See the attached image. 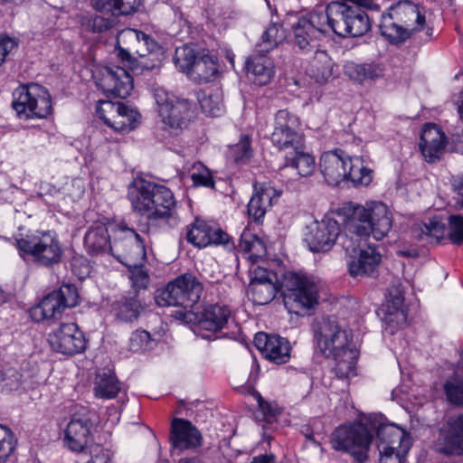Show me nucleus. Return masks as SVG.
Returning <instances> with one entry per match:
<instances>
[{
	"label": "nucleus",
	"instance_id": "1",
	"mask_svg": "<svg viewBox=\"0 0 463 463\" xmlns=\"http://www.w3.org/2000/svg\"><path fill=\"white\" fill-rule=\"evenodd\" d=\"M425 13L423 6L410 0H400L382 14L380 33L392 44H402L424 29L430 39L433 29L427 26Z\"/></svg>",
	"mask_w": 463,
	"mask_h": 463
},
{
	"label": "nucleus",
	"instance_id": "2",
	"mask_svg": "<svg viewBox=\"0 0 463 463\" xmlns=\"http://www.w3.org/2000/svg\"><path fill=\"white\" fill-rule=\"evenodd\" d=\"M116 52L125 66L136 74L160 66L162 50L156 41L142 31L126 28L117 37Z\"/></svg>",
	"mask_w": 463,
	"mask_h": 463
},
{
	"label": "nucleus",
	"instance_id": "3",
	"mask_svg": "<svg viewBox=\"0 0 463 463\" xmlns=\"http://www.w3.org/2000/svg\"><path fill=\"white\" fill-rule=\"evenodd\" d=\"M368 11H380L374 0H341L331 2L324 12L328 28L342 37H360L372 28Z\"/></svg>",
	"mask_w": 463,
	"mask_h": 463
},
{
	"label": "nucleus",
	"instance_id": "4",
	"mask_svg": "<svg viewBox=\"0 0 463 463\" xmlns=\"http://www.w3.org/2000/svg\"><path fill=\"white\" fill-rule=\"evenodd\" d=\"M15 246L24 260H30L39 267L51 269L62 260L61 243L50 231H37L34 233L15 238Z\"/></svg>",
	"mask_w": 463,
	"mask_h": 463
},
{
	"label": "nucleus",
	"instance_id": "5",
	"mask_svg": "<svg viewBox=\"0 0 463 463\" xmlns=\"http://www.w3.org/2000/svg\"><path fill=\"white\" fill-rule=\"evenodd\" d=\"M203 285L195 276L185 273L178 276L165 288L156 292V303L159 307H179L176 311L178 319H184L186 311L198 303L203 293Z\"/></svg>",
	"mask_w": 463,
	"mask_h": 463
},
{
	"label": "nucleus",
	"instance_id": "6",
	"mask_svg": "<svg viewBox=\"0 0 463 463\" xmlns=\"http://www.w3.org/2000/svg\"><path fill=\"white\" fill-rule=\"evenodd\" d=\"M392 226V219L388 207L381 202H373L367 207L357 206L351 216L349 231L357 232L362 238L371 234L377 241L385 237Z\"/></svg>",
	"mask_w": 463,
	"mask_h": 463
},
{
	"label": "nucleus",
	"instance_id": "7",
	"mask_svg": "<svg viewBox=\"0 0 463 463\" xmlns=\"http://www.w3.org/2000/svg\"><path fill=\"white\" fill-rule=\"evenodd\" d=\"M328 17L324 12H310L291 24L290 41L303 54H311L328 32Z\"/></svg>",
	"mask_w": 463,
	"mask_h": 463
},
{
	"label": "nucleus",
	"instance_id": "8",
	"mask_svg": "<svg viewBox=\"0 0 463 463\" xmlns=\"http://www.w3.org/2000/svg\"><path fill=\"white\" fill-rule=\"evenodd\" d=\"M282 294L289 312L298 314L317 304L318 287L313 278L301 272H287L284 275Z\"/></svg>",
	"mask_w": 463,
	"mask_h": 463
},
{
	"label": "nucleus",
	"instance_id": "9",
	"mask_svg": "<svg viewBox=\"0 0 463 463\" xmlns=\"http://www.w3.org/2000/svg\"><path fill=\"white\" fill-rule=\"evenodd\" d=\"M12 106L18 117L24 119L45 118L52 111L49 91L37 83L17 88Z\"/></svg>",
	"mask_w": 463,
	"mask_h": 463
},
{
	"label": "nucleus",
	"instance_id": "10",
	"mask_svg": "<svg viewBox=\"0 0 463 463\" xmlns=\"http://www.w3.org/2000/svg\"><path fill=\"white\" fill-rule=\"evenodd\" d=\"M373 435L367 427L360 422L337 428L332 436V447L335 450L350 454L354 459L363 463L368 458Z\"/></svg>",
	"mask_w": 463,
	"mask_h": 463
},
{
	"label": "nucleus",
	"instance_id": "11",
	"mask_svg": "<svg viewBox=\"0 0 463 463\" xmlns=\"http://www.w3.org/2000/svg\"><path fill=\"white\" fill-rule=\"evenodd\" d=\"M79 304V294L74 285L63 284L58 290L46 295L34 306L31 317L41 322L60 317L66 308H72Z\"/></svg>",
	"mask_w": 463,
	"mask_h": 463
},
{
	"label": "nucleus",
	"instance_id": "12",
	"mask_svg": "<svg viewBox=\"0 0 463 463\" xmlns=\"http://www.w3.org/2000/svg\"><path fill=\"white\" fill-rule=\"evenodd\" d=\"M313 330L317 347L326 357L350 345L348 331L340 326L335 317H324L316 320Z\"/></svg>",
	"mask_w": 463,
	"mask_h": 463
},
{
	"label": "nucleus",
	"instance_id": "13",
	"mask_svg": "<svg viewBox=\"0 0 463 463\" xmlns=\"http://www.w3.org/2000/svg\"><path fill=\"white\" fill-rule=\"evenodd\" d=\"M123 236L115 237L110 245L111 253L126 267L142 264L146 260V248L140 235L126 224L118 225Z\"/></svg>",
	"mask_w": 463,
	"mask_h": 463
},
{
	"label": "nucleus",
	"instance_id": "14",
	"mask_svg": "<svg viewBox=\"0 0 463 463\" xmlns=\"http://www.w3.org/2000/svg\"><path fill=\"white\" fill-rule=\"evenodd\" d=\"M299 118L287 109L279 110L274 118L272 144L279 150L288 151L304 146V137L299 131Z\"/></svg>",
	"mask_w": 463,
	"mask_h": 463
},
{
	"label": "nucleus",
	"instance_id": "15",
	"mask_svg": "<svg viewBox=\"0 0 463 463\" xmlns=\"http://www.w3.org/2000/svg\"><path fill=\"white\" fill-rule=\"evenodd\" d=\"M96 114L116 132H129L138 124L140 114L122 102L100 100Z\"/></svg>",
	"mask_w": 463,
	"mask_h": 463
},
{
	"label": "nucleus",
	"instance_id": "16",
	"mask_svg": "<svg viewBox=\"0 0 463 463\" xmlns=\"http://www.w3.org/2000/svg\"><path fill=\"white\" fill-rule=\"evenodd\" d=\"M51 348L60 354L72 356L83 353L88 346L84 333L76 323H61L48 335Z\"/></svg>",
	"mask_w": 463,
	"mask_h": 463
},
{
	"label": "nucleus",
	"instance_id": "17",
	"mask_svg": "<svg viewBox=\"0 0 463 463\" xmlns=\"http://www.w3.org/2000/svg\"><path fill=\"white\" fill-rule=\"evenodd\" d=\"M435 450L448 457L463 456V414L451 416L439 430Z\"/></svg>",
	"mask_w": 463,
	"mask_h": 463
},
{
	"label": "nucleus",
	"instance_id": "18",
	"mask_svg": "<svg viewBox=\"0 0 463 463\" xmlns=\"http://www.w3.org/2000/svg\"><path fill=\"white\" fill-rule=\"evenodd\" d=\"M307 230L305 241L313 252L328 251L339 236V224L331 218L316 222Z\"/></svg>",
	"mask_w": 463,
	"mask_h": 463
},
{
	"label": "nucleus",
	"instance_id": "19",
	"mask_svg": "<svg viewBox=\"0 0 463 463\" xmlns=\"http://www.w3.org/2000/svg\"><path fill=\"white\" fill-rule=\"evenodd\" d=\"M383 320L391 334H394L407 322V312L404 308V297L400 283L392 285L388 288L386 303L381 308Z\"/></svg>",
	"mask_w": 463,
	"mask_h": 463
},
{
	"label": "nucleus",
	"instance_id": "20",
	"mask_svg": "<svg viewBox=\"0 0 463 463\" xmlns=\"http://www.w3.org/2000/svg\"><path fill=\"white\" fill-rule=\"evenodd\" d=\"M187 241L198 248L211 244L223 245L228 249L233 247L228 233L222 229L214 227L203 220L196 218L186 232Z\"/></svg>",
	"mask_w": 463,
	"mask_h": 463
},
{
	"label": "nucleus",
	"instance_id": "21",
	"mask_svg": "<svg viewBox=\"0 0 463 463\" xmlns=\"http://www.w3.org/2000/svg\"><path fill=\"white\" fill-rule=\"evenodd\" d=\"M98 85L105 93L126 99L133 89V79L126 68L105 67L101 71Z\"/></svg>",
	"mask_w": 463,
	"mask_h": 463
},
{
	"label": "nucleus",
	"instance_id": "22",
	"mask_svg": "<svg viewBox=\"0 0 463 463\" xmlns=\"http://www.w3.org/2000/svg\"><path fill=\"white\" fill-rule=\"evenodd\" d=\"M197 326L202 337L211 339L210 334L222 331L232 318V311L225 305H207L197 315Z\"/></svg>",
	"mask_w": 463,
	"mask_h": 463
},
{
	"label": "nucleus",
	"instance_id": "23",
	"mask_svg": "<svg viewBox=\"0 0 463 463\" xmlns=\"http://www.w3.org/2000/svg\"><path fill=\"white\" fill-rule=\"evenodd\" d=\"M254 344L265 358L277 364H286L290 359V343L278 335L259 332L255 335Z\"/></svg>",
	"mask_w": 463,
	"mask_h": 463
},
{
	"label": "nucleus",
	"instance_id": "24",
	"mask_svg": "<svg viewBox=\"0 0 463 463\" xmlns=\"http://www.w3.org/2000/svg\"><path fill=\"white\" fill-rule=\"evenodd\" d=\"M254 191L248 203L247 210L249 217L252 221L260 222L264 218L266 213L271 209L274 202L280 196V192L266 183L259 186L255 184Z\"/></svg>",
	"mask_w": 463,
	"mask_h": 463
},
{
	"label": "nucleus",
	"instance_id": "25",
	"mask_svg": "<svg viewBox=\"0 0 463 463\" xmlns=\"http://www.w3.org/2000/svg\"><path fill=\"white\" fill-rule=\"evenodd\" d=\"M419 146L425 160L429 163H434L440 158L444 152L446 136L435 125L426 124L421 130Z\"/></svg>",
	"mask_w": 463,
	"mask_h": 463
},
{
	"label": "nucleus",
	"instance_id": "26",
	"mask_svg": "<svg viewBox=\"0 0 463 463\" xmlns=\"http://www.w3.org/2000/svg\"><path fill=\"white\" fill-rule=\"evenodd\" d=\"M144 304L137 291H128L110 305L111 314L120 322L132 323L140 317Z\"/></svg>",
	"mask_w": 463,
	"mask_h": 463
},
{
	"label": "nucleus",
	"instance_id": "27",
	"mask_svg": "<svg viewBox=\"0 0 463 463\" xmlns=\"http://www.w3.org/2000/svg\"><path fill=\"white\" fill-rule=\"evenodd\" d=\"M268 53L255 48L245 62L247 73L251 74L254 82L259 85L269 84L275 75V65Z\"/></svg>",
	"mask_w": 463,
	"mask_h": 463
},
{
	"label": "nucleus",
	"instance_id": "28",
	"mask_svg": "<svg viewBox=\"0 0 463 463\" xmlns=\"http://www.w3.org/2000/svg\"><path fill=\"white\" fill-rule=\"evenodd\" d=\"M151 211L149 220H167L174 215L176 201L172 191L153 183Z\"/></svg>",
	"mask_w": 463,
	"mask_h": 463
},
{
	"label": "nucleus",
	"instance_id": "29",
	"mask_svg": "<svg viewBox=\"0 0 463 463\" xmlns=\"http://www.w3.org/2000/svg\"><path fill=\"white\" fill-rule=\"evenodd\" d=\"M171 440L176 448H196L201 445L202 435L189 420L175 418L171 423Z\"/></svg>",
	"mask_w": 463,
	"mask_h": 463
},
{
	"label": "nucleus",
	"instance_id": "30",
	"mask_svg": "<svg viewBox=\"0 0 463 463\" xmlns=\"http://www.w3.org/2000/svg\"><path fill=\"white\" fill-rule=\"evenodd\" d=\"M346 159L337 152H326L320 157L319 168L330 185H337L346 177Z\"/></svg>",
	"mask_w": 463,
	"mask_h": 463
},
{
	"label": "nucleus",
	"instance_id": "31",
	"mask_svg": "<svg viewBox=\"0 0 463 463\" xmlns=\"http://www.w3.org/2000/svg\"><path fill=\"white\" fill-rule=\"evenodd\" d=\"M380 261V253L375 248L368 246L360 250L357 257L354 255L348 260V271L352 277L373 276Z\"/></svg>",
	"mask_w": 463,
	"mask_h": 463
},
{
	"label": "nucleus",
	"instance_id": "32",
	"mask_svg": "<svg viewBox=\"0 0 463 463\" xmlns=\"http://www.w3.org/2000/svg\"><path fill=\"white\" fill-rule=\"evenodd\" d=\"M90 420L86 416L74 414L67 425L65 439L73 451H81L88 443L90 435Z\"/></svg>",
	"mask_w": 463,
	"mask_h": 463
},
{
	"label": "nucleus",
	"instance_id": "33",
	"mask_svg": "<svg viewBox=\"0 0 463 463\" xmlns=\"http://www.w3.org/2000/svg\"><path fill=\"white\" fill-rule=\"evenodd\" d=\"M153 183L140 180L128 188V199L134 211L150 218Z\"/></svg>",
	"mask_w": 463,
	"mask_h": 463
},
{
	"label": "nucleus",
	"instance_id": "34",
	"mask_svg": "<svg viewBox=\"0 0 463 463\" xmlns=\"http://www.w3.org/2000/svg\"><path fill=\"white\" fill-rule=\"evenodd\" d=\"M446 230V224L436 216L428 222L414 224L411 233L418 241L427 244H438L445 238Z\"/></svg>",
	"mask_w": 463,
	"mask_h": 463
},
{
	"label": "nucleus",
	"instance_id": "35",
	"mask_svg": "<svg viewBox=\"0 0 463 463\" xmlns=\"http://www.w3.org/2000/svg\"><path fill=\"white\" fill-rule=\"evenodd\" d=\"M345 74L352 80L363 83L367 80H375L384 75V67L381 63L347 62L345 65Z\"/></svg>",
	"mask_w": 463,
	"mask_h": 463
},
{
	"label": "nucleus",
	"instance_id": "36",
	"mask_svg": "<svg viewBox=\"0 0 463 463\" xmlns=\"http://www.w3.org/2000/svg\"><path fill=\"white\" fill-rule=\"evenodd\" d=\"M285 168L292 167L299 176H309L313 174L316 164L314 157L305 152V146L299 149H290L286 152Z\"/></svg>",
	"mask_w": 463,
	"mask_h": 463
},
{
	"label": "nucleus",
	"instance_id": "37",
	"mask_svg": "<svg viewBox=\"0 0 463 463\" xmlns=\"http://www.w3.org/2000/svg\"><path fill=\"white\" fill-rule=\"evenodd\" d=\"M309 63L308 73L318 83H325L333 76L334 62L326 52L317 49Z\"/></svg>",
	"mask_w": 463,
	"mask_h": 463
},
{
	"label": "nucleus",
	"instance_id": "38",
	"mask_svg": "<svg viewBox=\"0 0 463 463\" xmlns=\"http://www.w3.org/2000/svg\"><path fill=\"white\" fill-rule=\"evenodd\" d=\"M109 236L108 229L103 224H98L89 229L84 237V245L91 255H98L110 250Z\"/></svg>",
	"mask_w": 463,
	"mask_h": 463
},
{
	"label": "nucleus",
	"instance_id": "39",
	"mask_svg": "<svg viewBox=\"0 0 463 463\" xmlns=\"http://www.w3.org/2000/svg\"><path fill=\"white\" fill-rule=\"evenodd\" d=\"M140 5L141 0H92V6L96 11L109 13L112 16L131 14Z\"/></svg>",
	"mask_w": 463,
	"mask_h": 463
},
{
	"label": "nucleus",
	"instance_id": "40",
	"mask_svg": "<svg viewBox=\"0 0 463 463\" xmlns=\"http://www.w3.org/2000/svg\"><path fill=\"white\" fill-rule=\"evenodd\" d=\"M330 357L335 360V372L338 378H348L355 375V364L357 359V352L349 346L344 347L343 350L335 351L330 354Z\"/></svg>",
	"mask_w": 463,
	"mask_h": 463
},
{
	"label": "nucleus",
	"instance_id": "41",
	"mask_svg": "<svg viewBox=\"0 0 463 463\" xmlns=\"http://www.w3.org/2000/svg\"><path fill=\"white\" fill-rule=\"evenodd\" d=\"M120 389V383L113 372L102 371L97 373L93 389L97 398L113 399Z\"/></svg>",
	"mask_w": 463,
	"mask_h": 463
},
{
	"label": "nucleus",
	"instance_id": "42",
	"mask_svg": "<svg viewBox=\"0 0 463 463\" xmlns=\"http://www.w3.org/2000/svg\"><path fill=\"white\" fill-rule=\"evenodd\" d=\"M167 110L165 115L160 117L163 123L171 128H182L191 117V104L185 99H175Z\"/></svg>",
	"mask_w": 463,
	"mask_h": 463
},
{
	"label": "nucleus",
	"instance_id": "43",
	"mask_svg": "<svg viewBox=\"0 0 463 463\" xmlns=\"http://www.w3.org/2000/svg\"><path fill=\"white\" fill-rule=\"evenodd\" d=\"M203 112L210 117H218L223 111L222 92L219 87L209 88L198 93Z\"/></svg>",
	"mask_w": 463,
	"mask_h": 463
},
{
	"label": "nucleus",
	"instance_id": "44",
	"mask_svg": "<svg viewBox=\"0 0 463 463\" xmlns=\"http://www.w3.org/2000/svg\"><path fill=\"white\" fill-rule=\"evenodd\" d=\"M378 443L387 447H402L405 442H411L409 435L396 424L381 423L376 430Z\"/></svg>",
	"mask_w": 463,
	"mask_h": 463
},
{
	"label": "nucleus",
	"instance_id": "45",
	"mask_svg": "<svg viewBox=\"0 0 463 463\" xmlns=\"http://www.w3.org/2000/svg\"><path fill=\"white\" fill-rule=\"evenodd\" d=\"M218 72L217 64L209 55H203L198 58L188 77L197 82H208L212 80Z\"/></svg>",
	"mask_w": 463,
	"mask_h": 463
},
{
	"label": "nucleus",
	"instance_id": "46",
	"mask_svg": "<svg viewBox=\"0 0 463 463\" xmlns=\"http://www.w3.org/2000/svg\"><path fill=\"white\" fill-rule=\"evenodd\" d=\"M278 291V283L250 282L247 289L249 298L256 305H266L273 300Z\"/></svg>",
	"mask_w": 463,
	"mask_h": 463
},
{
	"label": "nucleus",
	"instance_id": "47",
	"mask_svg": "<svg viewBox=\"0 0 463 463\" xmlns=\"http://www.w3.org/2000/svg\"><path fill=\"white\" fill-rule=\"evenodd\" d=\"M346 177L345 179L350 180L356 185H368L373 179L372 170L365 167L363 164V160L358 157H348L346 158Z\"/></svg>",
	"mask_w": 463,
	"mask_h": 463
},
{
	"label": "nucleus",
	"instance_id": "48",
	"mask_svg": "<svg viewBox=\"0 0 463 463\" xmlns=\"http://www.w3.org/2000/svg\"><path fill=\"white\" fill-rule=\"evenodd\" d=\"M285 38L286 34L282 26L279 24H272L263 33L261 42L257 44L256 48H259L260 52H269L281 43Z\"/></svg>",
	"mask_w": 463,
	"mask_h": 463
},
{
	"label": "nucleus",
	"instance_id": "49",
	"mask_svg": "<svg viewBox=\"0 0 463 463\" xmlns=\"http://www.w3.org/2000/svg\"><path fill=\"white\" fill-rule=\"evenodd\" d=\"M411 442H405L402 447H387L384 443H378L380 463H404L406 455L411 449Z\"/></svg>",
	"mask_w": 463,
	"mask_h": 463
},
{
	"label": "nucleus",
	"instance_id": "50",
	"mask_svg": "<svg viewBox=\"0 0 463 463\" xmlns=\"http://www.w3.org/2000/svg\"><path fill=\"white\" fill-rule=\"evenodd\" d=\"M198 58L193 47L183 45L175 49L174 62L180 71L188 75Z\"/></svg>",
	"mask_w": 463,
	"mask_h": 463
},
{
	"label": "nucleus",
	"instance_id": "51",
	"mask_svg": "<svg viewBox=\"0 0 463 463\" xmlns=\"http://www.w3.org/2000/svg\"><path fill=\"white\" fill-rule=\"evenodd\" d=\"M239 247L243 250V257L250 260L252 263L258 262L259 259L266 253L263 241L257 237H252L251 240L242 237Z\"/></svg>",
	"mask_w": 463,
	"mask_h": 463
},
{
	"label": "nucleus",
	"instance_id": "52",
	"mask_svg": "<svg viewBox=\"0 0 463 463\" xmlns=\"http://www.w3.org/2000/svg\"><path fill=\"white\" fill-rule=\"evenodd\" d=\"M350 223L351 217H349L345 222V232L343 234L339 232V236L337 239H339L340 244L346 252V254L349 255L350 258H353L356 254L360 247L359 241L362 240H365L366 238H362L357 232H350Z\"/></svg>",
	"mask_w": 463,
	"mask_h": 463
},
{
	"label": "nucleus",
	"instance_id": "53",
	"mask_svg": "<svg viewBox=\"0 0 463 463\" xmlns=\"http://www.w3.org/2000/svg\"><path fill=\"white\" fill-rule=\"evenodd\" d=\"M229 156L236 163H246L252 156L250 138L242 135L237 144L230 146Z\"/></svg>",
	"mask_w": 463,
	"mask_h": 463
},
{
	"label": "nucleus",
	"instance_id": "54",
	"mask_svg": "<svg viewBox=\"0 0 463 463\" xmlns=\"http://www.w3.org/2000/svg\"><path fill=\"white\" fill-rule=\"evenodd\" d=\"M15 448V440L10 428L0 424V463H6Z\"/></svg>",
	"mask_w": 463,
	"mask_h": 463
},
{
	"label": "nucleus",
	"instance_id": "55",
	"mask_svg": "<svg viewBox=\"0 0 463 463\" xmlns=\"http://www.w3.org/2000/svg\"><path fill=\"white\" fill-rule=\"evenodd\" d=\"M128 268L130 272L129 279L133 288L132 291H137L139 294L140 290L146 289L148 287L150 281L149 275L146 269H144L143 263Z\"/></svg>",
	"mask_w": 463,
	"mask_h": 463
},
{
	"label": "nucleus",
	"instance_id": "56",
	"mask_svg": "<svg viewBox=\"0 0 463 463\" xmlns=\"http://www.w3.org/2000/svg\"><path fill=\"white\" fill-rule=\"evenodd\" d=\"M22 374L14 368H7L0 373V388L2 391H14L21 385Z\"/></svg>",
	"mask_w": 463,
	"mask_h": 463
},
{
	"label": "nucleus",
	"instance_id": "57",
	"mask_svg": "<svg viewBox=\"0 0 463 463\" xmlns=\"http://www.w3.org/2000/svg\"><path fill=\"white\" fill-rule=\"evenodd\" d=\"M448 237L456 245L463 244V217L458 214L449 217Z\"/></svg>",
	"mask_w": 463,
	"mask_h": 463
},
{
	"label": "nucleus",
	"instance_id": "58",
	"mask_svg": "<svg viewBox=\"0 0 463 463\" xmlns=\"http://www.w3.org/2000/svg\"><path fill=\"white\" fill-rule=\"evenodd\" d=\"M115 19L113 17H103L101 15H94L88 19L87 28L93 33H103L113 27Z\"/></svg>",
	"mask_w": 463,
	"mask_h": 463
},
{
	"label": "nucleus",
	"instance_id": "59",
	"mask_svg": "<svg viewBox=\"0 0 463 463\" xmlns=\"http://www.w3.org/2000/svg\"><path fill=\"white\" fill-rule=\"evenodd\" d=\"M191 179L195 186L213 187L214 185L211 172L201 165L197 168H195V166L194 167Z\"/></svg>",
	"mask_w": 463,
	"mask_h": 463
},
{
	"label": "nucleus",
	"instance_id": "60",
	"mask_svg": "<svg viewBox=\"0 0 463 463\" xmlns=\"http://www.w3.org/2000/svg\"><path fill=\"white\" fill-rule=\"evenodd\" d=\"M444 390L448 400L453 404H463V383L447 382Z\"/></svg>",
	"mask_w": 463,
	"mask_h": 463
},
{
	"label": "nucleus",
	"instance_id": "61",
	"mask_svg": "<svg viewBox=\"0 0 463 463\" xmlns=\"http://www.w3.org/2000/svg\"><path fill=\"white\" fill-rule=\"evenodd\" d=\"M151 341L150 334L146 330H137L130 337V349L133 352L146 350Z\"/></svg>",
	"mask_w": 463,
	"mask_h": 463
},
{
	"label": "nucleus",
	"instance_id": "62",
	"mask_svg": "<svg viewBox=\"0 0 463 463\" xmlns=\"http://www.w3.org/2000/svg\"><path fill=\"white\" fill-rule=\"evenodd\" d=\"M154 98L158 107L159 116L165 115L168 112V106L176 99L175 97L170 96L164 89H156Z\"/></svg>",
	"mask_w": 463,
	"mask_h": 463
},
{
	"label": "nucleus",
	"instance_id": "63",
	"mask_svg": "<svg viewBox=\"0 0 463 463\" xmlns=\"http://www.w3.org/2000/svg\"><path fill=\"white\" fill-rule=\"evenodd\" d=\"M251 272L252 276L250 282L265 283L271 280V282L278 283L277 274L272 270L257 266Z\"/></svg>",
	"mask_w": 463,
	"mask_h": 463
},
{
	"label": "nucleus",
	"instance_id": "64",
	"mask_svg": "<svg viewBox=\"0 0 463 463\" xmlns=\"http://www.w3.org/2000/svg\"><path fill=\"white\" fill-rule=\"evenodd\" d=\"M17 42L6 35L0 36V66L6 57L17 48Z\"/></svg>",
	"mask_w": 463,
	"mask_h": 463
}]
</instances>
